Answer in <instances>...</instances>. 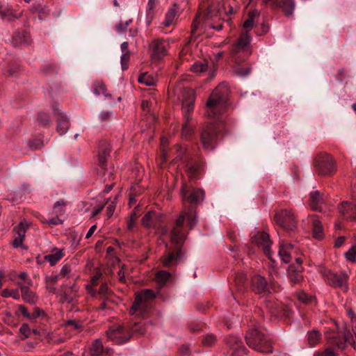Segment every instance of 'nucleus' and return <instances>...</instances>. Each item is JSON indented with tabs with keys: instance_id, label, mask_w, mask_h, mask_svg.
Masks as SVG:
<instances>
[{
	"instance_id": "1",
	"label": "nucleus",
	"mask_w": 356,
	"mask_h": 356,
	"mask_svg": "<svg viewBox=\"0 0 356 356\" xmlns=\"http://www.w3.org/2000/svg\"><path fill=\"white\" fill-rule=\"evenodd\" d=\"M226 92V86L219 85L213 90L206 103V115L216 118V122L207 124L201 132V142L206 149L211 150L215 147L217 138L225 128V121L220 115L226 111L227 106Z\"/></svg>"
},
{
	"instance_id": "2",
	"label": "nucleus",
	"mask_w": 356,
	"mask_h": 356,
	"mask_svg": "<svg viewBox=\"0 0 356 356\" xmlns=\"http://www.w3.org/2000/svg\"><path fill=\"white\" fill-rule=\"evenodd\" d=\"M185 220H187L191 229L195 227L196 217L195 209L193 206H190L186 211H181L177 219L176 224L171 232L170 243L165 244V251L160 257V262L163 267H173L184 257V243L186 236L183 231L182 226Z\"/></svg>"
},
{
	"instance_id": "3",
	"label": "nucleus",
	"mask_w": 356,
	"mask_h": 356,
	"mask_svg": "<svg viewBox=\"0 0 356 356\" xmlns=\"http://www.w3.org/2000/svg\"><path fill=\"white\" fill-rule=\"evenodd\" d=\"M251 40L252 37L245 33L230 48L229 56L233 63L232 72L237 76L245 77L252 71L250 64L242 65L252 54Z\"/></svg>"
},
{
	"instance_id": "4",
	"label": "nucleus",
	"mask_w": 356,
	"mask_h": 356,
	"mask_svg": "<svg viewBox=\"0 0 356 356\" xmlns=\"http://www.w3.org/2000/svg\"><path fill=\"white\" fill-rule=\"evenodd\" d=\"M155 300L156 293L152 289L136 291L129 314L138 318H146L153 312Z\"/></svg>"
},
{
	"instance_id": "5",
	"label": "nucleus",
	"mask_w": 356,
	"mask_h": 356,
	"mask_svg": "<svg viewBox=\"0 0 356 356\" xmlns=\"http://www.w3.org/2000/svg\"><path fill=\"white\" fill-rule=\"evenodd\" d=\"M245 339L248 346L262 353H273V346L270 339L255 325L250 328Z\"/></svg>"
},
{
	"instance_id": "6",
	"label": "nucleus",
	"mask_w": 356,
	"mask_h": 356,
	"mask_svg": "<svg viewBox=\"0 0 356 356\" xmlns=\"http://www.w3.org/2000/svg\"><path fill=\"white\" fill-rule=\"evenodd\" d=\"M195 95L192 90H186L184 93L182 101V113L185 122L182 124L181 136L186 139L189 138L193 134V127L189 124L191 120V113L193 111Z\"/></svg>"
},
{
	"instance_id": "7",
	"label": "nucleus",
	"mask_w": 356,
	"mask_h": 356,
	"mask_svg": "<svg viewBox=\"0 0 356 356\" xmlns=\"http://www.w3.org/2000/svg\"><path fill=\"white\" fill-rule=\"evenodd\" d=\"M274 219L276 224L286 232H293L296 229V217L291 210L284 209L276 212Z\"/></svg>"
},
{
	"instance_id": "8",
	"label": "nucleus",
	"mask_w": 356,
	"mask_h": 356,
	"mask_svg": "<svg viewBox=\"0 0 356 356\" xmlns=\"http://www.w3.org/2000/svg\"><path fill=\"white\" fill-rule=\"evenodd\" d=\"M315 168L321 176L330 175L336 171L332 157L326 153H320L315 159Z\"/></svg>"
},
{
	"instance_id": "9",
	"label": "nucleus",
	"mask_w": 356,
	"mask_h": 356,
	"mask_svg": "<svg viewBox=\"0 0 356 356\" xmlns=\"http://www.w3.org/2000/svg\"><path fill=\"white\" fill-rule=\"evenodd\" d=\"M107 337L117 344H122L129 340L131 334L128 327L114 325L107 331Z\"/></svg>"
},
{
	"instance_id": "10",
	"label": "nucleus",
	"mask_w": 356,
	"mask_h": 356,
	"mask_svg": "<svg viewBox=\"0 0 356 356\" xmlns=\"http://www.w3.org/2000/svg\"><path fill=\"white\" fill-rule=\"evenodd\" d=\"M179 161L185 165L189 177L191 179L196 178L200 165L197 163L192 162L189 154L182 147L178 149L177 155L175 159V163H177Z\"/></svg>"
},
{
	"instance_id": "11",
	"label": "nucleus",
	"mask_w": 356,
	"mask_h": 356,
	"mask_svg": "<svg viewBox=\"0 0 356 356\" xmlns=\"http://www.w3.org/2000/svg\"><path fill=\"white\" fill-rule=\"evenodd\" d=\"M321 274L327 283L334 288L342 287L346 284L349 277L345 271H341L338 274L327 268H323Z\"/></svg>"
},
{
	"instance_id": "12",
	"label": "nucleus",
	"mask_w": 356,
	"mask_h": 356,
	"mask_svg": "<svg viewBox=\"0 0 356 356\" xmlns=\"http://www.w3.org/2000/svg\"><path fill=\"white\" fill-rule=\"evenodd\" d=\"M225 343L229 348L228 356H245L248 350L243 344L242 341L235 335L226 337Z\"/></svg>"
},
{
	"instance_id": "13",
	"label": "nucleus",
	"mask_w": 356,
	"mask_h": 356,
	"mask_svg": "<svg viewBox=\"0 0 356 356\" xmlns=\"http://www.w3.org/2000/svg\"><path fill=\"white\" fill-rule=\"evenodd\" d=\"M325 337L330 345L335 346L338 348L343 350L346 346V342L349 341L352 337V334L350 332H344L343 334H341L332 331L327 332Z\"/></svg>"
},
{
	"instance_id": "14",
	"label": "nucleus",
	"mask_w": 356,
	"mask_h": 356,
	"mask_svg": "<svg viewBox=\"0 0 356 356\" xmlns=\"http://www.w3.org/2000/svg\"><path fill=\"white\" fill-rule=\"evenodd\" d=\"M253 243L261 248L264 253L273 261L270 252L271 241L269 235L266 232H258L252 238Z\"/></svg>"
},
{
	"instance_id": "15",
	"label": "nucleus",
	"mask_w": 356,
	"mask_h": 356,
	"mask_svg": "<svg viewBox=\"0 0 356 356\" xmlns=\"http://www.w3.org/2000/svg\"><path fill=\"white\" fill-rule=\"evenodd\" d=\"M29 227L30 224L26 220L21 221L19 224L14 227L13 230L14 234L13 245L14 248H17L23 246V242L26 236V233Z\"/></svg>"
},
{
	"instance_id": "16",
	"label": "nucleus",
	"mask_w": 356,
	"mask_h": 356,
	"mask_svg": "<svg viewBox=\"0 0 356 356\" xmlns=\"http://www.w3.org/2000/svg\"><path fill=\"white\" fill-rule=\"evenodd\" d=\"M354 204L343 202L339 207V212L344 219L356 221V190L353 192Z\"/></svg>"
},
{
	"instance_id": "17",
	"label": "nucleus",
	"mask_w": 356,
	"mask_h": 356,
	"mask_svg": "<svg viewBox=\"0 0 356 356\" xmlns=\"http://www.w3.org/2000/svg\"><path fill=\"white\" fill-rule=\"evenodd\" d=\"M251 287L252 291L257 294L266 295L270 293V286L265 277L256 275L252 277Z\"/></svg>"
},
{
	"instance_id": "18",
	"label": "nucleus",
	"mask_w": 356,
	"mask_h": 356,
	"mask_svg": "<svg viewBox=\"0 0 356 356\" xmlns=\"http://www.w3.org/2000/svg\"><path fill=\"white\" fill-rule=\"evenodd\" d=\"M66 205L67 202L63 200L57 201L53 207L52 211L53 214H54L56 216L42 222L51 226L62 224L63 220H61L59 217L65 213Z\"/></svg>"
},
{
	"instance_id": "19",
	"label": "nucleus",
	"mask_w": 356,
	"mask_h": 356,
	"mask_svg": "<svg viewBox=\"0 0 356 356\" xmlns=\"http://www.w3.org/2000/svg\"><path fill=\"white\" fill-rule=\"evenodd\" d=\"M182 200L185 202L187 200L192 204L200 202L204 197V192L201 189H193L189 191L186 189V186L184 184L181 189Z\"/></svg>"
},
{
	"instance_id": "20",
	"label": "nucleus",
	"mask_w": 356,
	"mask_h": 356,
	"mask_svg": "<svg viewBox=\"0 0 356 356\" xmlns=\"http://www.w3.org/2000/svg\"><path fill=\"white\" fill-rule=\"evenodd\" d=\"M16 284L19 287L22 299L28 303L35 304L37 301L38 297L34 292L30 290L31 286H26L21 282H17Z\"/></svg>"
},
{
	"instance_id": "21",
	"label": "nucleus",
	"mask_w": 356,
	"mask_h": 356,
	"mask_svg": "<svg viewBox=\"0 0 356 356\" xmlns=\"http://www.w3.org/2000/svg\"><path fill=\"white\" fill-rule=\"evenodd\" d=\"M178 13V6L177 5H174L170 7L165 15V19L163 22L161 23L160 26L159 27L163 31V29L165 27H169L171 25H173L175 22V18L177 15Z\"/></svg>"
},
{
	"instance_id": "22",
	"label": "nucleus",
	"mask_w": 356,
	"mask_h": 356,
	"mask_svg": "<svg viewBox=\"0 0 356 356\" xmlns=\"http://www.w3.org/2000/svg\"><path fill=\"white\" fill-rule=\"evenodd\" d=\"M172 275L165 270H157V290L159 288L165 286L168 283L173 282ZM159 298V293L157 291V299Z\"/></svg>"
},
{
	"instance_id": "23",
	"label": "nucleus",
	"mask_w": 356,
	"mask_h": 356,
	"mask_svg": "<svg viewBox=\"0 0 356 356\" xmlns=\"http://www.w3.org/2000/svg\"><path fill=\"white\" fill-rule=\"evenodd\" d=\"M57 126L56 131L60 135H64L68 131L70 123L67 117L63 114H58V118L56 119Z\"/></svg>"
},
{
	"instance_id": "24",
	"label": "nucleus",
	"mask_w": 356,
	"mask_h": 356,
	"mask_svg": "<svg viewBox=\"0 0 356 356\" xmlns=\"http://www.w3.org/2000/svg\"><path fill=\"white\" fill-rule=\"evenodd\" d=\"M289 278L293 284H298L303 280L302 275V266L296 268L291 265L288 268Z\"/></svg>"
},
{
	"instance_id": "25",
	"label": "nucleus",
	"mask_w": 356,
	"mask_h": 356,
	"mask_svg": "<svg viewBox=\"0 0 356 356\" xmlns=\"http://www.w3.org/2000/svg\"><path fill=\"white\" fill-rule=\"evenodd\" d=\"M295 7L294 0H281L277 8H280L285 16L290 17L293 15Z\"/></svg>"
},
{
	"instance_id": "26",
	"label": "nucleus",
	"mask_w": 356,
	"mask_h": 356,
	"mask_svg": "<svg viewBox=\"0 0 356 356\" xmlns=\"http://www.w3.org/2000/svg\"><path fill=\"white\" fill-rule=\"evenodd\" d=\"M0 15L3 19H6L9 22H13L17 19H19L22 15V12L16 11L13 8L8 7L4 9L0 8Z\"/></svg>"
},
{
	"instance_id": "27",
	"label": "nucleus",
	"mask_w": 356,
	"mask_h": 356,
	"mask_svg": "<svg viewBox=\"0 0 356 356\" xmlns=\"http://www.w3.org/2000/svg\"><path fill=\"white\" fill-rule=\"evenodd\" d=\"M323 198L318 191L310 193L309 207L312 210L321 211Z\"/></svg>"
},
{
	"instance_id": "28",
	"label": "nucleus",
	"mask_w": 356,
	"mask_h": 356,
	"mask_svg": "<svg viewBox=\"0 0 356 356\" xmlns=\"http://www.w3.org/2000/svg\"><path fill=\"white\" fill-rule=\"evenodd\" d=\"M293 248V245L290 243L280 245L279 255L284 263L288 264L291 261V254Z\"/></svg>"
},
{
	"instance_id": "29",
	"label": "nucleus",
	"mask_w": 356,
	"mask_h": 356,
	"mask_svg": "<svg viewBox=\"0 0 356 356\" xmlns=\"http://www.w3.org/2000/svg\"><path fill=\"white\" fill-rule=\"evenodd\" d=\"M110 151L111 148L107 144H105L104 147H101L99 149L98 163L102 169H104L106 165L107 159L110 155Z\"/></svg>"
},
{
	"instance_id": "30",
	"label": "nucleus",
	"mask_w": 356,
	"mask_h": 356,
	"mask_svg": "<svg viewBox=\"0 0 356 356\" xmlns=\"http://www.w3.org/2000/svg\"><path fill=\"white\" fill-rule=\"evenodd\" d=\"M313 236L317 239L323 237V226L321 221L315 216H312Z\"/></svg>"
},
{
	"instance_id": "31",
	"label": "nucleus",
	"mask_w": 356,
	"mask_h": 356,
	"mask_svg": "<svg viewBox=\"0 0 356 356\" xmlns=\"http://www.w3.org/2000/svg\"><path fill=\"white\" fill-rule=\"evenodd\" d=\"M156 223V213L154 211L147 212L142 219V225L147 229H153Z\"/></svg>"
},
{
	"instance_id": "32",
	"label": "nucleus",
	"mask_w": 356,
	"mask_h": 356,
	"mask_svg": "<svg viewBox=\"0 0 356 356\" xmlns=\"http://www.w3.org/2000/svg\"><path fill=\"white\" fill-rule=\"evenodd\" d=\"M156 0H149L146 9V24L147 26L154 21L156 16Z\"/></svg>"
},
{
	"instance_id": "33",
	"label": "nucleus",
	"mask_w": 356,
	"mask_h": 356,
	"mask_svg": "<svg viewBox=\"0 0 356 356\" xmlns=\"http://www.w3.org/2000/svg\"><path fill=\"white\" fill-rule=\"evenodd\" d=\"M258 15L259 13L257 12V10H254L250 13L248 18L245 21L243 25V28L244 29L245 31L240 34V36L238 39H239L245 33L250 36L249 34V31H251L254 26V17Z\"/></svg>"
},
{
	"instance_id": "34",
	"label": "nucleus",
	"mask_w": 356,
	"mask_h": 356,
	"mask_svg": "<svg viewBox=\"0 0 356 356\" xmlns=\"http://www.w3.org/2000/svg\"><path fill=\"white\" fill-rule=\"evenodd\" d=\"M138 83L147 86H154L156 85V79L148 72L141 73L138 78Z\"/></svg>"
},
{
	"instance_id": "35",
	"label": "nucleus",
	"mask_w": 356,
	"mask_h": 356,
	"mask_svg": "<svg viewBox=\"0 0 356 356\" xmlns=\"http://www.w3.org/2000/svg\"><path fill=\"white\" fill-rule=\"evenodd\" d=\"M92 92L95 95H104L106 97H111V95L106 92L105 85L100 81H95L93 83Z\"/></svg>"
},
{
	"instance_id": "36",
	"label": "nucleus",
	"mask_w": 356,
	"mask_h": 356,
	"mask_svg": "<svg viewBox=\"0 0 356 356\" xmlns=\"http://www.w3.org/2000/svg\"><path fill=\"white\" fill-rule=\"evenodd\" d=\"M104 350L103 344L100 339H95L90 348V352L92 356H99Z\"/></svg>"
},
{
	"instance_id": "37",
	"label": "nucleus",
	"mask_w": 356,
	"mask_h": 356,
	"mask_svg": "<svg viewBox=\"0 0 356 356\" xmlns=\"http://www.w3.org/2000/svg\"><path fill=\"white\" fill-rule=\"evenodd\" d=\"M168 47L169 43L167 41L157 39V60L167 55Z\"/></svg>"
},
{
	"instance_id": "38",
	"label": "nucleus",
	"mask_w": 356,
	"mask_h": 356,
	"mask_svg": "<svg viewBox=\"0 0 356 356\" xmlns=\"http://www.w3.org/2000/svg\"><path fill=\"white\" fill-rule=\"evenodd\" d=\"M64 254L62 250H58L54 254H49L44 256V259L46 261L49 262L50 265L52 266L55 265L63 257Z\"/></svg>"
},
{
	"instance_id": "39",
	"label": "nucleus",
	"mask_w": 356,
	"mask_h": 356,
	"mask_svg": "<svg viewBox=\"0 0 356 356\" xmlns=\"http://www.w3.org/2000/svg\"><path fill=\"white\" fill-rule=\"evenodd\" d=\"M321 334L317 330H312L307 333V341L310 346L316 345L321 339Z\"/></svg>"
},
{
	"instance_id": "40",
	"label": "nucleus",
	"mask_w": 356,
	"mask_h": 356,
	"mask_svg": "<svg viewBox=\"0 0 356 356\" xmlns=\"http://www.w3.org/2000/svg\"><path fill=\"white\" fill-rule=\"evenodd\" d=\"M113 118V113L110 111H102L98 115V120L102 124L110 122Z\"/></svg>"
},
{
	"instance_id": "41",
	"label": "nucleus",
	"mask_w": 356,
	"mask_h": 356,
	"mask_svg": "<svg viewBox=\"0 0 356 356\" xmlns=\"http://www.w3.org/2000/svg\"><path fill=\"white\" fill-rule=\"evenodd\" d=\"M64 326L70 330H79L83 327V323L79 320H68L64 323Z\"/></svg>"
},
{
	"instance_id": "42",
	"label": "nucleus",
	"mask_w": 356,
	"mask_h": 356,
	"mask_svg": "<svg viewBox=\"0 0 356 356\" xmlns=\"http://www.w3.org/2000/svg\"><path fill=\"white\" fill-rule=\"evenodd\" d=\"M1 296L3 298L12 297L13 298L17 300H19L20 298L18 289L10 290L5 289L1 291Z\"/></svg>"
},
{
	"instance_id": "43",
	"label": "nucleus",
	"mask_w": 356,
	"mask_h": 356,
	"mask_svg": "<svg viewBox=\"0 0 356 356\" xmlns=\"http://www.w3.org/2000/svg\"><path fill=\"white\" fill-rule=\"evenodd\" d=\"M167 145H168V138L165 136H162L161 138V159L163 160V161H165L168 158L167 152H166V149H165Z\"/></svg>"
},
{
	"instance_id": "44",
	"label": "nucleus",
	"mask_w": 356,
	"mask_h": 356,
	"mask_svg": "<svg viewBox=\"0 0 356 356\" xmlns=\"http://www.w3.org/2000/svg\"><path fill=\"white\" fill-rule=\"evenodd\" d=\"M208 65L206 63H195L191 67V70L193 72H203L207 70Z\"/></svg>"
},
{
	"instance_id": "45",
	"label": "nucleus",
	"mask_w": 356,
	"mask_h": 356,
	"mask_svg": "<svg viewBox=\"0 0 356 356\" xmlns=\"http://www.w3.org/2000/svg\"><path fill=\"white\" fill-rule=\"evenodd\" d=\"M346 259L351 262L356 261V245H353L348 252L345 253Z\"/></svg>"
},
{
	"instance_id": "46",
	"label": "nucleus",
	"mask_w": 356,
	"mask_h": 356,
	"mask_svg": "<svg viewBox=\"0 0 356 356\" xmlns=\"http://www.w3.org/2000/svg\"><path fill=\"white\" fill-rule=\"evenodd\" d=\"M216 342V337L213 334H207L206 335L204 339H202V344L204 346H213Z\"/></svg>"
},
{
	"instance_id": "47",
	"label": "nucleus",
	"mask_w": 356,
	"mask_h": 356,
	"mask_svg": "<svg viewBox=\"0 0 356 356\" xmlns=\"http://www.w3.org/2000/svg\"><path fill=\"white\" fill-rule=\"evenodd\" d=\"M132 22V19H129L124 22H120L115 26V30L118 33H124L127 29L129 25Z\"/></svg>"
},
{
	"instance_id": "48",
	"label": "nucleus",
	"mask_w": 356,
	"mask_h": 356,
	"mask_svg": "<svg viewBox=\"0 0 356 356\" xmlns=\"http://www.w3.org/2000/svg\"><path fill=\"white\" fill-rule=\"evenodd\" d=\"M45 315V313L44 312L40 309L39 307H35L34 309H33V312L32 314H31V319L30 321H35V319H37L38 318L40 317V316H43Z\"/></svg>"
},
{
	"instance_id": "49",
	"label": "nucleus",
	"mask_w": 356,
	"mask_h": 356,
	"mask_svg": "<svg viewBox=\"0 0 356 356\" xmlns=\"http://www.w3.org/2000/svg\"><path fill=\"white\" fill-rule=\"evenodd\" d=\"M18 277L24 281V282H22V284H26V286L33 285L32 280L28 276V274L26 272H22L19 273L18 275Z\"/></svg>"
},
{
	"instance_id": "50",
	"label": "nucleus",
	"mask_w": 356,
	"mask_h": 356,
	"mask_svg": "<svg viewBox=\"0 0 356 356\" xmlns=\"http://www.w3.org/2000/svg\"><path fill=\"white\" fill-rule=\"evenodd\" d=\"M129 56H130V54H127V53L122 54L121 56L120 60H121L122 68L123 70H125L128 68V64L129 62Z\"/></svg>"
},
{
	"instance_id": "51",
	"label": "nucleus",
	"mask_w": 356,
	"mask_h": 356,
	"mask_svg": "<svg viewBox=\"0 0 356 356\" xmlns=\"http://www.w3.org/2000/svg\"><path fill=\"white\" fill-rule=\"evenodd\" d=\"M70 272H71V266L68 264H65L62 267V268L60 270L59 274H58V275L60 278H63V277L67 276Z\"/></svg>"
},
{
	"instance_id": "52",
	"label": "nucleus",
	"mask_w": 356,
	"mask_h": 356,
	"mask_svg": "<svg viewBox=\"0 0 356 356\" xmlns=\"http://www.w3.org/2000/svg\"><path fill=\"white\" fill-rule=\"evenodd\" d=\"M38 122L42 126H47L49 123V118L45 113H40L38 118Z\"/></svg>"
},
{
	"instance_id": "53",
	"label": "nucleus",
	"mask_w": 356,
	"mask_h": 356,
	"mask_svg": "<svg viewBox=\"0 0 356 356\" xmlns=\"http://www.w3.org/2000/svg\"><path fill=\"white\" fill-rule=\"evenodd\" d=\"M31 329L28 324L24 323L21 325L19 328V332L22 335H23L25 338L29 337L30 334Z\"/></svg>"
},
{
	"instance_id": "54",
	"label": "nucleus",
	"mask_w": 356,
	"mask_h": 356,
	"mask_svg": "<svg viewBox=\"0 0 356 356\" xmlns=\"http://www.w3.org/2000/svg\"><path fill=\"white\" fill-rule=\"evenodd\" d=\"M297 298L300 301L304 303H308L312 299V297H309L307 293L302 291L297 293Z\"/></svg>"
},
{
	"instance_id": "55",
	"label": "nucleus",
	"mask_w": 356,
	"mask_h": 356,
	"mask_svg": "<svg viewBox=\"0 0 356 356\" xmlns=\"http://www.w3.org/2000/svg\"><path fill=\"white\" fill-rule=\"evenodd\" d=\"M19 312L26 318L31 319V314L28 312L26 307L23 305H18Z\"/></svg>"
},
{
	"instance_id": "56",
	"label": "nucleus",
	"mask_w": 356,
	"mask_h": 356,
	"mask_svg": "<svg viewBox=\"0 0 356 356\" xmlns=\"http://www.w3.org/2000/svg\"><path fill=\"white\" fill-rule=\"evenodd\" d=\"M315 356H337V355L331 348H327L317 353Z\"/></svg>"
},
{
	"instance_id": "57",
	"label": "nucleus",
	"mask_w": 356,
	"mask_h": 356,
	"mask_svg": "<svg viewBox=\"0 0 356 356\" xmlns=\"http://www.w3.org/2000/svg\"><path fill=\"white\" fill-rule=\"evenodd\" d=\"M59 279H61L58 275L47 276L45 278V282L56 284Z\"/></svg>"
},
{
	"instance_id": "58",
	"label": "nucleus",
	"mask_w": 356,
	"mask_h": 356,
	"mask_svg": "<svg viewBox=\"0 0 356 356\" xmlns=\"http://www.w3.org/2000/svg\"><path fill=\"white\" fill-rule=\"evenodd\" d=\"M115 209V204L113 202H112L111 204H110L107 207L106 215L108 218H111L113 216Z\"/></svg>"
},
{
	"instance_id": "59",
	"label": "nucleus",
	"mask_w": 356,
	"mask_h": 356,
	"mask_svg": "<svg viewBox=\"0 0 356 356\" xmlns=\"http://www.w3.org/2000/svg\"><path fill=\"white\" fill-rule=\"evenodd\" d=\"M108 287L106 283H104L101 285L99 289V293L102 296H106L108 293Z\"/></svg>"
},
{
	"instance_id": "60",
	"label": "nucleus",
	"mask_w": 356,
	"mask_h": 356,
	"mask_svg": "<svg viewBox=\"0 0 356 356\" xmlns=\"http://www.w3.org/2000/svg\"><path fill=\"white\" fill-rule=\"evenodd\" d=\"M281 0H263L265 4H269L273 8H277Z\"/></svg>"
},
{
	"instance_id": "61",
	"label": "nucleus",
	"mask_w": 356,
	"mask_h": 356,
	"mask_svg": "<svg viewBox=\"0 0 356 356\" xmlns=\"http://www.w3.org/2000/svg\"><path fill=\"white\" fill-rule=\"evenodd\" d=\"M188 327L191 332H196L200 330V325L193 323H188Z\"/></svg>"
},
{
	"instance_id": "62",
	"label": "nucleus",
	"mask_w": 356,
	"mask_h": 356,
	"mask_svg": "<svg viewBox=\"0 0 356 356\" xmlns=\"http://www.w3.org/2000/svg\"><path fill=\"white\" fill-rule=\"evenodd\" d=\"M62 301L71 302L73 300L72 296L66 291H63L62 295Z\"/></svg>"
},
{
	"instance_id": "63",
	"label": "nucleus",
	"mask_w": 356,
	"mask_h": 356,
	"mask_svg": "<svg viewBox=\"0 0 356 356\" xmlns=\"http://www.w3.org/2000/svg\"><path fill=\"white\" fill-rule=\"evenodd\" d=\"M180 352L183 355H188L190 353V347L187 344L182 345L180 348Z\"/></svg>"
},
{
	"instance_id": "64",
	"label": "nucleus",
	"mask_w": 356,
	"mask_h": 356,
	"mask_svg": "<svg viewBox=\"0 0 356 356\" xmlns=\"http://www.w3.org/2000/svg\"><path fill=\"white\" fill-rule=\"evenodd\" d=\"M159 232L161 235H165L168 232V228L165 227V226L159 225L157 226V233Z\"/></svg>"
}]
</instances>
